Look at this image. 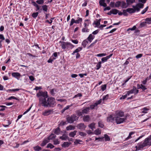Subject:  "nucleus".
I'll use <instances>...</instances> for the list:
<instances>
[{
  "label": "nucleus",
  "mask_w": 151,
  "mask_h": 151,
  "mask_svg": "<svg viewBox=\"0 0 151 151\" xmlns=\"http://www.w3.org/2000/svg\"><path fill=\"white\" fill-rule=\"evenodd\" d=\"M37 96L39 98V105L46 107H54L56 105L55 98L48 97L47 92L40 91L37 94Z\"/></svg>",
  "instance_id": "nucleus-1"
},
{
  "label": "nucleus",
  "mask_w": 151,
  "mask_h": 151,
  "mask_svg": "<svg viewBox=\"0 0 151 151\" xmlns=\"http://www.w3.org/2000/svg\"><path fill=\"white\" fill-rule=\"evenodd\" d=\"M78 118L79 117L76 116V114H73L71 116H67L66 118V119L68 123L72 124L74 122L78 120Z\"/></svg>",
  "instance_id": "nucleus-2"
},
{
  "label": "nucleus",
  "mask_w": 151,
  "mask_h": 151,
  "mask_svg": "<svg viewBox=\"0 0 151 151\" xmlns=\"http://www.w3.org/2000/svg\"><path fill=\"white\" fill-rule=\"evenodd\" d=\"M139 92V90L137 89L136 88L135 86H133L132 89L129 91L127 92V95H129L130 94L134 93L135 95L137 94Z\"/></svg>",
  "instance_id": "nucleus-3"
},
{
  "label": "nucleus",
  "mask_w": 151,
  "mask_h": 151,
  "mask_svg": "<svg viewBox=\"0 0 151 151\" xmlns=\"http://www.w3.org/2000/svg\"><path fill=\"white\" fill-rule=\"evenodd\" d=\"M126 118H121V117H115V121L117 124H120L125 121Z\"/></svg>",
  "instance_id": "nucleus-4"
},
{
  "label": "nucleus",
  "mask_w": 151,
  "mask_h": 151,
  "mask_svg": "<svg viewBox=\"0 0 151 151\" xmlns=\"http://www.w3.org/2000/svg\"><path fill=\"white\" fill-rule=\"evenodd\" d=\"M48 7V6L46 5H43L41 6L42 10L44 12V13L45 14V18L46 19H47L48 18V16L50 15V14H47L45 13V12H47Z\"/></svg>",
  "instance_id": "nucleus-5"
},
{
  "label": "nucleus",
  "mask_w": 151,
  "mask_h": 151,
  "mask_svg": "<svg viewBox=\"0 0 151 151\" xmlns=\"http://www.w3.org/2000/svg\"><path fill=\"white\" fill-rule=\"evenodd\" d=\"M147 146L145 140L142 143H139L138 144V146H136L135 147L137 150H140L142 149L144 147Z\"/></svg>",
  "instance_id": "nucleus-6"
},
{
  "label": "nucleus",
  "mask_w": 151,
  "mask_h": 151,
  "mask_svg": "<svg viewBox=\"0 0 151 151\" xmlns=\"http://www.w3.org/2000/svg\"><path fill=\"white\" fill-rule=\"evenodd\" d=\"M60 42L61 43V45L62 47V48L63 49H65L66 48V46L68 45H70L72 47H74L73 45L68 42H64L60 41Z\"/></svg>",
  "instance_id": "nucleus-7"
},
{
  "label": "nucleus",
  "mask_w": 151,
  "mask_h": 151,
  "mask_svg": "<svg viewBox=\"0 0 151 151\" xmlns=\"http://www.w3.org/2000/svg\"><path fill=\"white\" fill-rule=\"evenodd\" d=\"M105 138V141H109L110 140V137L108 136L107 134H105L104 135V137H101V138H97L95 137V140H97L98 139H99V141H101L104 138Z\"/></svg>",
  "instance_id": "nucleus-8"
},
{
  "label": "nucleus",
  "mask_w": 151,
  "mask_h": 151,
  "mask_svg": "<svg viewBox=\"0 0 151 151\" xmlns=\"http://www.w3.org/2000/svg\"><path fill=\"white\" fill-rule=\"evenodd\" d=\"M116 117H122L124 116V113L121 111H117L115 113Z\"/></svg>",
  "instance_id": "nucleus-9"
},
{
  "label": "nucleus",
  "mask_w": 151,
  "mask_h": 151,
  "mask_svg": "<svg viewBox=\"0 0 151 151\" xmlns=\"http://www.w3.org/2000/svg\"><path fill=\"white\" fill-rule=\"evenodd\" d=\"M32 5L36 8V11H39V12H41V11L42 10V9H40L41 6L39 5L35 1H32Z\"/></svg>",
  "instance_id": "nucleus-10"
},
{
  "label": "nucleus",
  "mask_w": 151,
  "mask_h": 151,
  "mask_svg": "<svg viewBox=\"0 0 151 151\" xmlns=\"http://www.w3.org/2000/svg\"><path fill=\"white\" fill-rule=\"evenodd\" d=\"M77 127L81 130L83 131L85 129L86 126L84 125V123H80L77 126Z\"/></svg>",
  "instance_id": "nucleus-11"
},
{
  "label": "nucleus",
  "mask_w": 151,
  "mask_h": 151,
  "mask_svg": "<svg viewBox=\"0 0 151 151\" xmlns=\"http://www.w3.org/2000/svg\"><path fill=\"white\" fill-rule=\"evenodd\" d=\"M53 112V110H48L45 111V112L43 113V115L45 116H47Z\"/></svg>",
  "instance_id": "nucleus-12"
},
{
  "label": "nucleus",
  "mask_w": 151,
  "mask_h": 151,
  "mask_svg": "<svg viewBox=\"0 0 151 151\" xmlns=\"http://www.w3.org/2000/svg\"><path fill=\"white\" fill-rule=\"evenodd\" d=\"M145 140L147 146L151 145V137L147 138Z\"/></svg>",
  "instance_id": "nucleus-13"
},
{
  "label": "nucleus",
  "mask_w": 151,
  "mask_h": 151,
  "mask_svg": "<svg viewBox=\"0 0 151 151\" xmlns=\"http://www.w3.org/2000/svg\"><path fill=\"white\" fill-rule=\"evenodd\" d=\"M113 55L112 54H110L109 55L107 56L106 57H104L102 58L101 61L102 62H106L108 59H109Z\"/></svg>",
  "instance_id": "nucleus-14"
},
{
  "label": "nucleus",
  "mask_w": 151,
  "mask_h": 151,
  "mask_svg": "<svg viewBox=\"0 0 151 151\" xmlns=\"http://www.w3.org/2000/svg\"><path fill=\"white\" fill-rule=\"evenodd\" d=\"M94 37L95 36L94 35H92V34H90L89 35V36L87 38V39L90 42H91L94 39Z\"/></svg>",
  "instance_id": "nucleus-15"
},
{
  "label": "nucleus",
  "mask_w": 151,
  "mask_h": 151,
  "mask_svg": "<svg viewBox=\"0 0 151 151\" xmlns=\"http://www.w3.org/2000/svg\"><path fill=\"white\" fill-rule=\"evenodd\" d=\"M114 119V118L113 116L110 115L109 116L107 117V121L108 122H112Z\"/></svg>",
  "instance_id": "nucleus-16"
},
{
  "label": "nucleus",
  "mask_w": 151,
  "mask_h": 151,
  "mask_svg": "<svg viewBox=\"0 0 151 151\" xmlns=\"http://www.w3.org/2000/svg\"><path fill=\"white\" fill-rule=\"evenodd\" d=\"M90 108L89 107H86L82 110L83 114H87L89 112Z\"/></svg>",
  "instance_id": "nucleus-17"
},
{
  "label": "nucleus",
  "mask_w": 151,
  "mask_h": 151,
  "mask_svg": "<svg viewBox=\"0 0 151 151\" xmlns=\"http://www.w3.org/2000/svg\"><path fill=\"white\" fill-rule=\"evenodd\" d=\"M12 76L16 78H18L17 77H20L21 76L20 73L17 72H14L12 73Z\"/></svg>",
  "instance_id": "nucleus-18"
},
{
  "label": "nucleus",
  "mask_w": 151,
  "mask_h": 151,
  "mask_svg": "<svg viewBox=\"0 0 151 151\" xmlns=\"http://www.w3.org/2000/svg\"><path fill=\"white\" fill-rule=\"evenodd\" d=\"M49 142V140H48V139H45L42 141L40 145L42 146H45Z\"/></svg>",
  "instance_id": "nucleus-19"
},
{
  "label": "nucleus",
  "mask_w": 151,
  "mask_h": 151,
  "mask_svg": "<svg viewBox=\"0 0 151 151\" xmlns=\"http://www.w3.org/2000/svg\"><path fill=\"white\" fill-rule=\"evenodd\" d=\"M83 119L84 122H88L90 120V116L88 115L84 116L83 117Z\"/></svg>",
  "instance_id": "nucleus-20"
},
{
  "label": "nucleus",
  "mask_w": 151,
  "mask_h": 151,
  "mask_svg": "<svg viewBox=\"0 0 151 151\" xmlns=\"http://www.w3.org/2000/svg\"><path fill=\"white\" fill-rule=\"evenodd\" d=\"M75 128V126H73L71 125H70L66 127V129L68 131L69 130H74Z\"/></svg>",
  "instance_id": "nucleus-21"
},
{
  "label": "nucleus",
  "mask_w": 151,
  "mask_h": 151,
  "mask_svg": "<svg viewBox=\"0 0 151 151\" xmlns=\"http://www.w3.org/2000/svg\"><path fill=\"white\" fill-rule=\"evenodd\" d=\"M71 144V143L68 142H64L62 144V146L63 147H68Z\"/></svg>",
  "instance_id": "nucleus-22"
},
{
  "label": "nucleus",
  "mask_w": 151,
  "mask_h": 151,
  "mask_svg": "<svg viewBox=\"0 0 151 151\" xmlns=\"http://www.w3.org/2000/svg\"><path fill=\"white\" fill-rule=\"evenodd\" d=\"M77 132V131L76 130L73 132H72L69 133V135L70 137H74L75 136Z\"/></svg>",
  "instance_id": "nucleus-23"
},
{
  "label": "nucleus",
  "mask_w": 151,
  "mask_h": 151,
  "mask_svg": "<svg viewBox=\"0 0 151 151\" xmlns=\"http://www.w3.org/2000/svg\"><path fill=\"white\" fill-rule=\"evenodd\" d=\"M95 124L93 122L91 123V124H90L88 125V127L93 131V130L94 129H95Z\"/></svg>",
  "instance_id": "nucleus-24"
},
{
  "label": "nucleus",
  "mask_w": 151,
  "mask_h": 151,
  "mask_svg": "<svg viewBox=\"0 0 151 151\" xmlns=\"http://www.w3.org/2000/svg\"><path fill=\"white\" fill-rule=\"evenodd\" d=\"M126 11L127 12L130 14L135 12V10L134 9H133V8H128L126 9Z\"/></svg>",
  "instance_id": "nucleus-25"
},
{
  "label": "nucleus",
  "mask_w": 151,
  "mask_h": 151,
  "mask_svg": "<svg viewBox=\"0 0 151 151\" xmlns=\"http://www.w3.org/2000/svg\"><path fill=\"white\" fill-rule=\"evenodd\" d=\"M82 49V47H78L72 53V55H74L76 53H78V52L81 50Z\"/></svg>",
  "instance_id": "nucleus-26"
},
{
  "label": "nucleus",
  "mask_w": 151,
  "mask_h": 151,
  "mask_svg": "<svg viewBox=\"0 0 151 151\" xmlns=\"http://www.w3.org/2000/svg\"><path fill=\"white\" fill-rule=\"evenodd\" d=\"M121 4H122L121 7L122 8H126L129 5L124 1L121 2Z\"/></svg>",
  "instance_id": "nucleus-27"
},
{
  "label": "nucleus",
  "mask_w": 151,
  "mask_h": 151,
  "mask_svg": "<svg viewBox=\"0 0 151 151\" xmlns=\"http://www.w3.org/2000/svg\"><path fill=\"white\" fill-rule=\"evenodd\" d=\"M60 129L58 127L54 130V133L58 135L60 132Z\"/></svg>",
  "instance_id": "nucleus-28"
},
{
  "label": "nucleus",
  "mask_w": 151,
  "mask_h": 151,
  "mask_svg": "<svg viewBox=\"0 0 151 151\" xmlns=\"http://www.w3.org/2000/svg\"><path fill=\"white\" fill-rule=\"evenodd\" d=\"M97 21L96 22L95 21H94V22L93 24H95L96 25V27H98V26H99V25H100V21H101V19H99V20H97Z\"/></svg>",
  "instance_id": "nucleus-29"
},
{
  "label": "nucleus",
  "mask_w": 151,
  "mask_h": 151,
  "mask_svg": "<svg viewBox=\"0 0 151 151\" xmlns=\"http://www.w3.org/2000/svg\"><path fill=\"white\" fill-rule=\"evenodd\" d=\"M88 43V41L85 40L83 41L82 43V45L83 46V47L85 48L86 47V46L87 44Z\"/></svg>",
  "instance_id": "nucleus-30"
},
{
  "label": "nucleus",
  "mask_w": 151,
  "mask_h": 151,
  "mask_svg": "<svg viewBox=\"0 0 151 151\" xmlns=\"http://www.w3.org/2000/svg\"><path fill=\"white\" fill-rule=\"evenodd\" d=\"M56 136L54 134H52L48 137L47 139L49 140L50 139H53Z\"/></svg>",
  "instance_id": "nucleus-31"
},
{
  "label": "nucleus",
  "mask_w": 151,
  "mask_h": 151,
  "mask_svg": "<svg viewBox=\"0 0 151 151\" xmlns=\"http://www.w3.org/2000/svg\"><path fill=\"white\" fill-rule=\"evenodd\" d=\"M94 133L96 135L100 134L101 133V130L98 128L96 129L94 132Z\"/></svg>",
  "instance_id": "nucleus-32"
},
{
  "label": "nucleus",
  "mask_w": 151,
  "mask_h": 151,
  "mask_svg": "<svg viewBox=\"0 0 151 151\" xmlns=\"http://www.w3.org/2000/svg\"><path fill=\"white\" fill-rule=\"evenodd\" d=\"M33 149L35 151H40L42 150V148L39 146H37L33 147Z\"/></svg>",
  "instance_id": "nucleus-33"
},
{
  "label": "nucleus",
  "mask_w": 151,
  "mask_h": 151,
  "mask_svg": "<svg viewBox=\"0 0 151 151\" xmlns=\"http://www.w3.org/2000/svg\"><path fill=\"white\" fill-rule=\"evenodd\" d=\"M44 0H37L35 2L37 4L42 5L44 4Z\"/></svg>",
  "instance_id": "nucleus-34"
},
{
  "label": "nucleus",
  "mask_w": 151,
  "mask_h": 151,
  "mask_svg": "<svg viewBox=\"0 0 151 151\" xmlns=\"http://www.w3.org/2000/svg\"><path fill=\"white\" fill-rule=\"evenodd\" d=\"M68 138V136L65 134H63L62 136L60 137V138L63 140H66Z\"/></svg>",
  "instance_id": "nucleus-35"
},
{
  "label": "nucleus",
  "mask_w": 151,
  "mask_h": 151,
  "mask_svg": "<svg viewBox=\"0 0 151 151\" xmlns=\"http://www.w3.org/2000/svg\"><path fill=\"white\" fill-rule=\"evenodd\" d=\"M111 12H112V14H116L118 13L119 11L116 9H113L111 10Z\"/></svg>",
  "instance_id": "nucleus-36"
},
{
  "label": "nucleus",
  "mask_w": 151,
  "mask_h": 151,
  "mask_svg": "<svg viewBox=\"0 0 151 151\" xmlns=\"http://www.w3.org/2000/svg\"><path fill=\"white\" fill-rule=\"evenodd\" d=\"M135 0H127L126 2L127 4L129 5L135 2Z\"/></svg>",
  "instance_id": "nucleus-37"
},
{
  "label": "nucleus",
  "mask_w": 151,
  "mask_h": 151,
  "mask_svg": "<svg viewBox=\"0 0 151 151\" xmlns=\"http://www.w3.org/2000/svg\"><path fill=\"white\" fill-rule=\"evenodd\" d=\"M101 61L99 62V63H97V65H96V70H98L101 67Z\"/></svg>",
  "instance_id": "nucleus-38"
},
{
  "label": "nucleus",
  "mask_w": 151,
  "mask_h": 151,
  "mask_svg": "<svg viewBox=\"0 0 151 151\" xmlns=\"http://www.w3.org/2000/svg\"><path fill=\"white\" fill-rule=\"evenodd\" d=\"M56 91V89L53 88L50 90V93L52 96H54L55 95V93L54 91Z\"/></svg>",
  "instance_id": "nucleus-39"
},
{
  "label": "nucleus",
  "mask_w": 151,
  "mask_h": 151,
  "mask_svg": "<svg viewBox=\"0 0 151 151\" xmlns=\"http://www.w3.org/2000/svg\"><path fill=\"white\" fill-rule=\"evenodd\" d=\"M121 2L120 1H118L116 2V3L115 4V7H119L121 5Z\"/></svg>",
  "instance_id": "nucleus-40"
},
{
  "label": "nucleus",
  "mask_w": 151,
  "mask_h": 151,
  "mask_svg": "<svg viewBox=\"0 0 151 151\" xmlns=\"http://www.w3.org/2000/svg\"><path fill=\"white\" fill-rule=\"evenodd\" d=\"M38 12L33 13L32 15V16L33 18H36L38 16Z\"/></svg>",
  "instance_id": "nucleus-41"
},
{
  "label": "nucleus",
  "mask_w": 151,
  "mask_h": 151,
  "mask_svg": "<svg viewBox=\"0 0 151 151\" xmlns=\"http://www.w3.org/2000/svg\"><path fill=\"white\" fill-rule=\"evenodd\" d=\"M144 4L141 3H139L136 4V6H138L139 9L143 8L144 7Z\"/></svg>",
  "instance_id": "nucleus-42"
},
{
  "label": "nucleus",
  "mask_w": 151,
  "mask_h": 151,
  "mask_svg": "<svg viewBox=\"0 0 151 151\" xmlns=\"http://www.w3.org/2000/svg\"><path fill=\"white\" fill-rule=\"evenodd\" d=\"M134 133V132H131L129 133V135L128 137L126 139V140H127L128 139L131 138L132 137V135Z\"/></svg>",
  "instance_id": "nucleus-43"
},
{
  "label": "nucleus",
  "mask_w": 151,
  "mask_h": 151,
  "mask_svg": "<svg viewBox=\"0 0 151 151\" xmlns=\"http://www.w3.org/2000/svg\"><path fill=\"white\" fill-rule=\"evenodd\" d=\"M78 19L77 20H76V23L78 24L82 22V18L78 17Z\"/></svg>",
  "instance_id": "nucleus-44"
},
{
  "label": "nucleus",
  "mask_w": 151,
  "mask_h": 151,
  "mask_svg": "<svg viewBox=\"0 0 151 151\" xmlns=\"http://www.w3.org/2000/svg\"><path fill=\"white\" fill-rule=\"evenodd\" d=\"M89 31V29H88L87 28L84 27L82 29V32H88Z\"/></svg>",
  "instance_id": "nucleus-45"
},
{
  "label": "nucleus",
  "mask_w": 151,
  "mask_h": 151,
  "mask_svg": "<svg viewBox=\"0 0 151 151\" xmlns=\"http://www.w3.org/2000/svg\"><path fill=\"white\" fill-rule=\"evenodd\" d=\"M143 110L142 111V113H147V112L146 111H148L149 110V109H148L147 107H144L143 109Z\"/></svg>",
  "instance_id": "nucleus-46"
},
{
  "label": "nucleus",
  "mask_w": 151,
  "mask_h": 151,
  "mask_svg": "<svg viewBox=\"0 0 151 151\" xmlns=\"http://www.w3.org/2000/svg\"><path fill=\"white\" fill-rule=\"evenodd\" d=\"M54 147V145H52L51 143L48 144L47 145V146L46 147L47 148H50V149H52V148H53Z\"/></svg>",
  "instance_id": "nucleus-47"
},
{
  "label": "nucleus",
  "mask_w": 151,
  "mask_h": 151,
  "mask_svg": "<svg viewBox=\"0 0 151 151\" xmlns=\"http://www.w3.org/2000/svg\"><path fill=\"white\" fill-rule=\"evenodd\" d=\"M79 135L83 137H85L86 135V134L83 132H79Z\"/></svg>",
  "instance_id": "nucleus-48"
},
{
  "label": "nucleus",
  "mask_w": 151,
  "mask_h": 151,
  "mask_svg": "<svg viewBox=\"0 0 151 151\" xmlns=\"http://www.w3.org/2000/svg\"><path fill=\"white\" fill-rule=\"evenodd\" d=\"M76 112L79 116H82V114H83L82 111L81 112L79 110H77L76 111Z\"/></svg>",
  "instance_id": "nucleus-49"
},
{
  "label": "nucleus",
  "mask_w": 151,
  "mask_h": 151,
  "mask_svg": "<svg viewBox=\"0 0 151 151\" xmlns=\"http://www.w3.org/2000/svg\"><path fill=\"white\" fill-rule=\"evenodd\" d=\"M76 20L73 18H72L71 19V22L70 24V26H71L72 25H73V23H76Z\"/></svg>",
  "instance_id": "nucleus-50"
},
{
  "label": "nucleus",
  "mask_w": 151,
  "mask_h": 151,
  "mask_svg": "<svg viewBox=\"0 0 151 151\" xmlns=\"http://www.w3.org/2000/svg\"><path fill=\"white\" fill-rule=\"evenodd\" d=\"M66 124V122H63L62 121L60 122V124H58V127H59L60 126H63L65 125Z\"/></svg>",
  "instance_id": "nucleus-51"
},
{
  "label": "nucleus",
  "mask_w": 151,
  "mask_h": 151,
  "mask_svg": "<svg viewBox=\"0 0 151 151\" xmlns=\"http://www.w3.org/2000/svg\"><path fill=\"white\" fill-rule=\"evenodd\" d=\"M136 27L135 26H134L132 28H128L127 30V31H129V30H135L136 29Z\"/></svg>",
  "instance_id": "nucleus-52"
},
{
  "label": "nucleus",
  "mask_w": 151,
  "mask_h": 151,
  "mask_svg": "<svg viewBox=\"0 0 151 151\" xmlns=\"http://www.w3.org/2000/svg\"><path fill=\"white\" fill-rule=\"evenodd\" d=\"M106 84H104L101 86V89L102 91H104L106 88Z\"/></svg>",
  "instance_id": "nucleus-53"
},
{
  "label": "nucleus",
  "mask_w": 151,
  "mask_h": 151,
  "mask_svg": "<svg viewBox=\"0 0 151 151\" xmlns=\"http://www.w3.org/2000/svg\"><path fill=\"white\" fill-rule=\"evenodd\" d=\"M148 8V7L147 6L145 8L144 10H143L142 12H141V14H145Z\"/></svg>",
  "instance_id": "nucleus-54"
},
{
  "label": "nucleus",
  "mask_w": 151,
  "mask_h": 151,
  "mask_svg": "<svg viewBox=\"0 0 151 151\" xmlns=\"http://www.w3.org/2000/svg\"><path fill=\"white\" fill-rule=\"evenodd\" d=\"M98 125L99 127H100L101 128H103L104 126V125L102 123V122L100 121H99L98 122Z\"/></svg>",
  "instance_id": "nucleus-55"
},
{
  "label": "nucleus",
  "mask_w": 151,
  "mask_h": 151,
  "mask_svg": "<svg viewBox=\"0 0 151 151\" xmlns=\"http://www.w3.org/2000/svg\"><path fill=\"white\" fill-rule=\"evenodd\" d=\"M147 22H143L141 23L140 25V26L141 27H142L145 26L147 23Z\"/></svg>",
  "instance_id": "nucleus-56"
},
{
  "label": "nucleus",
  "mask_w": 151,
  "mask_h": 151,
  "mask_svg": "<svg viewBox=\"0 0 151 151\" xmlns=\"http://www.w3.org/2000/svg\"><path fill=\"white\" fill-rule=\"evenodd\" d=\"M109 97V94H107L105 96H103L102 99L103 100H107L108 99Z\"/></svg>",
  "instance_id": "nucleus-57"
},
{
  "label": "nucleus",
  "mask_w": 151,
  "mask_h": 151,
  "mask_svg": "<svg viewBox=\"0 0 151 151\" xmlns=\"http://www.w3.org/2000/svg\"><path fill=\"white\" fill-rule=\"evenodd\" d=\"M145 20L148 22V24H150L151 23V17L150 18H147L145 19Z\"/></svg>",
  "instance_id": "nucleus-58"
},
{
  "label": "nucleus",
  "mask_w": 151,
  "mask_h": 151,
  "mask_svg": "<svg viewBox=\"0 0 151 151\" xmlns=\"http://www.w3.org/2000/svg\"><path fill=\"white\" fill-rule=\"evenodd\" d=\"M122 13L125 16H127L128 15V14L127 13L126 10H123Z\"/></svg>",
  "instance_id": "nucleus-59"
},
{
  "label": "nucleus",
  "mask_w": 151,
  "mask_h": 151,
  "mask_svg": "<svg viewBox=\"0 0 151 151\" xmlns=\"http://www.w3.org/2000/svg\"><path fill=\"white\" fill-rule=\"evenodd\" d=\"M135 35H138L139 34V29L136 30L134 32Z\"/></svg>",
  "instance_id": "nucleus-60"
},
{
  "label": "nucleus",
  "mask_w": 151,
  "mask_h": 151,
  "mask_svg": "<svg viewBox=\"0 0 151 151\" xmlns=\"http://www.w3.org/2000/svg\"><path fill=\"white\" fill-rule=\"evenodd\" d=\"M56 59L55 58H53V59H51L50 58L47 61V62L48 63H52V62L53 61V60H55Z\"/></svg>",
  "instance_id": "nucleus-61"
},
{
  "label": "nucleus",
  "mask_w": 151,
  "mask_h": 151,
  "mask_svg": "<svg viewBox=\"0 0 151 151\" xmlns=\"http://www.w3.org/2000/svg\"><path fill=\"white\" fill-rule=\"evenodd\" d=\"M110 6L112 8L115 7V4L114 2L111 1L110 4Z\"/></svg>",
  "instance_id": "nucleus-62"
},
{
  "label": "nucleus",
  "mask_w": 151,
  "mask_h": 151,
  "mask_svg": "<svg viewBox=\"0 0 151 151\" xmlns=\"http://www.w3.org/2000/svg\"><path fill=\"white\" fill-rule=\"evenodd\" d=\"M82 142V141L80 139H76L75 141L74 142V143L76 144H80V142Z\"/></svg>",
  "instance_id": "nucleus-63"
},
{
  "label": "nucleus",
  "mask_w": 151,
  "mask_h": 151,
  "mask_svg": "<svg viewBox=\"0 0 151 151\" xmlns=\"http://www.w3.org/2000/svg\"><path fill=\"white\" fill-rule=\"evenodd\" d=\"M106 55L104 53H101L98 54L97 55V56L98 57H101L102 56H105Z\"/></svg>",
  "instance_id": "nucleus-64"
}]
</instances>
